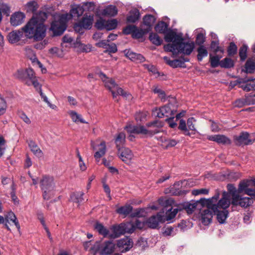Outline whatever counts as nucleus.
Segmentation results:
<instances>
[{
  "label": "nucleus",
  "instance_id": "nucleus-1",
  "mask_svg": "<svg viewBox=\"0 0 255 255\" xmlns=\"http://www.w3.org/2000/svg\"><path fill=\"white\" fill-rule=\"evenodd\" d=\"M169 24L163 21H159L155 26V30L159 33L164 34V39L167 42H172L165 45V51L172 53V57H176L179 53L189 55L195 48V43L185 42L181 33H177L171 29H168Z\"/></svg>",
  "mask_w": 255,
  "mask_h": 255
},
{
  "label": "nucleus",
  "instance_id": "nucleus-2",
  "mask_svg": "<svg viewBox=\"0 0 255 255\" xmlns=\"http://www.w3.org/2000/svg\"><path fill=\"white\" fill-rule=\"evenodd\" d=\"M47 18L46 12L42 11L34 13L26 24L22 28L25 36L36 41L42 40L46 35V28L44 24Z\"/></svg>",
  "mask_w": 255,
  "mask_h": 255
},
{
  "label": "nucleus",
  "instance_id": "nucleus-3",
  "mask_svg": "<svg viewBox=\"0 0 255 255\" xmlns=\"http://www.w3.org/2000/svg\"><path fill=\"white\" fill-rule=\"evenodd\" d=\"M164 126V123L159 120H154L142 125H128L125 127L127 132L130 134H140L143 137H152L160 132V129Z\"/></svg>",
  "mask_w": 255,
  "mask_h": 255
},
{
  "label": "nucleus",
  "instance_id": "nucleus-4",
  "mask_svg": "<svg viewBox=\"0 0 255 255\" xmlns=\"http://www.w3.org/2000/svg\"><path fill=\"white\" fill-rule=\"evenodd\" d=\"M130 225L129 223H122L120 224H115L112 225L110 229L111 233H110L109 239H115L119 238L121 235H124L126 233L131 234L134 232V229H128Z\"/></svg>",
  "mask_w": 255,
  "mask_h": 255
},
{
  "label": "nucleus",
  "instance_id": "nucleus-5",
  "mask_svg": "<svg viewBox=\"0 0 255 255\" xmlns=\"http://www.w3.org/2000/svg\"><path fill=\"white\" fill-rule=\"evenodd\" d=\"M176 112V108L171 103H168L160 108H156L152 111L155 116L159 118L173 117Z\"/></svg>",
  "mask_w": 255,
  "mask_h": 255
},
{
  "label": "nucleus",
  "instance_id": "nucleus-6",
  "mask_svg": "<svg viewBox=\"0 0 255 255\" xmlns=\"http://www.w3.org/2000/svg\"><path fill=\"white\" fill-rule=\"evenodd\" d=\"M251 135L247 131H242L239 135L233 136V140L235 145L238 146L252 144L255 142V139L250 138L252 137Z\"/></svg>",
  "mask_w": 255,
  "mask_h": 255
},
{
  "label": "nucleus",
  "instance_id": "nucleus-7",
  "mask_svg": "<svg viewBox=\"0 0 255 255\" xmlns=\"http://www.w3.org/2000/svg\"><path fill=\"white\" fill-rule=\"evenodd\" d=\"M178 206L181 209V211L185 210L188 214H191L195 209L201 210L204 205L199 199L197 201L191 200L190 202H184L178 205Z\"/></svg>",
  "mask_w": 255,
  "mask_h": 255
},
{
  "label": "nucleus",
  "instance_id": "nucleus-8",
  "mask_svg": "<svg viewBox=\"0 0 255 255\" xmlns=\"http://www.w3.org/2000/svg\"><path fill=\"white\" fill-rule=\"evenodd\" d=\"M67 28L65 19L61 18L59 20L52 22L50 30L53 32V36L62 35Z\"/></svg>",
  "mask_w": 255,
  "mask_h": 255
},
{
  "label": "nucleus",
  "instance_id": "nucleus-9",
  "mask_svg": "<svg viewBox=\"0 0 255 255\" xmlns=\"http://www.w3.org/2000/svg\"><path fill=\"white\" fill-rule=\"evenodd\" d=\"M172 201L169 200H166L165 202V205L163 208V212H165V218L166 221H170L173 219L177 213L181 211V209L179 208L178 206L177 208L173 209V207L171 205V202Z\"/></svg>",
  "mask_w": 255,
  "mask_h": 255
},
{
  "label": "nucleus",
  "instance_id": "nucleus-10",
  "mask_svg": "<svg viewBox=\"0 0 255 255\" xmlns=\"http://www.w3.org/2000/svg\"><path fill=\"white\" fill-rule=\"evenodd\" d=\"M231 204L230 195L227 192L224 191L221 199L215 205H213L211 209H213L216 211L217 209L227 210Z\"/></svg>",
  "mask_w": 255,
  "mask_h": 255
},
{
  "label": "nucleus",
  "instance_id": "nucleus-11",
  "mask_svg": "<svg viewBox=\"0 0 255 255\" xmlns=\"http://www.w3.org/2000/svg\"><path fill=\"white\" fill-rule=\"evenodd\" d=\"M164 221V216L160 213H157L148 218L146 220L145 224L148 228L154 229L158 227L159 223H163Z\"/></svg>",
  "mask_w": 255,
  "mask_h": 255
},
{
  "label": "nucleus",
  "instance_id": "nucleus-12",
  "mask_svg": "<svg viewBox=\"0 0 255 255\" xmlns=\"http://www.w3.org/2000/svg\"><path fill=\"white\" fill-rule=\"evenodd\" d=\"M40 186L42 190L51 191L55 187L54 178L48 175L43 176L40 181Z\"/></svg>",
  "mask_w": 255,
  "mask_h": 255
},
{
  "label": "nucleus",
  "instance_id": "nucleus-13",
  "mask_svg": "<svg viewBox=\"0 0 255 255\" xmlns=\"http://www.w3.org/2000/svg\"><path fill=\"white\" fill-rule=\"evenodd\" d=\"M33 74H34V70L31 68H28L25 70L22 69L17 70L14 76L19 80L26 83L28 81L27 80L31 77Z\"/></svg>",
  "mask_w": 255,
  "mask_h": 255
},
{
  "label": "nucleus",
  "instance_id": "nucleus-14",
  "mask_svg": "<svg viewBox=\"0 0 255 255\" xmlns=\"http://www.w3.org/2000/svg\"><path fill=\"white\" fill-rule=\"evenodd\" d=\"M117 247L122 253L128 251L133 247L131 239L126 237L118 241Z\"/></svg>",
  "mask_w": 255,
  "mask_h": 255
},
{
  "label": "nucleus",
  "instance_id": "nucleus-15",
  "mask_svg": "<svg viewBox=\"0 0 255 255\" xmlns=\"http://www.w3.org/2000/svg\"><path fill=\"white\" fill-rule=\"evenodd\" d=\"M118 154L121 159L125 163L129 164L133 157V154L129 148L122 147L120 150L118 149Z\"/></svg>",
  "mask_w": 255,
  "mask_h": 255
},
{
  "label": "nucleus",
  "instance_id": "nucleus-16",
  "mask_svg": "<svg viewBox=\"0 0 255 255\" xmlns=\"http://www.w3.org/2000/svg\"><path fill=\"white\" fill-rule=\"evenodd\" d=\"M115 249L116 244L113 241H107L102 244L100 253L103 255H110L114 253Z\"/></svg>",
  "mask_w": 255,
  "mask_h": 255
},
{
  "label": "nucleus",
  "instance_id": "nucleus-17",
  "mask_svg": "<svg viewBox=\"0 0 255 255\" xmlns=\"http://www.w3.org/2000/svg\"><path fill=\"white\" fill-rule=\"evenodd\" d=\"M213 215L214 214L212 209L207 207V209L203 210L201 214L202 223L205 226L209 225L212 221Z\"/></svg>",
  "mask_w": 255,
  "mask_h": 255
},
{
  "label": "nucleus",
  "instance_id": "nucleus-18",
  "mask_svg": "<svg viewBox=\"0 0 255 255\" xmlns=\"http://www.w3.org/2000/svg\"><path fill=\"white\" fill-rule=\"evenodd\" d=\"M125 56L130 60L136 62L141 63L145 60L144 57L139 53H136L130 49H125L124 51Z\"/></svg>",
  "mask_w": 255,
  "mask_h": 255
},
{
  "label": "nucleus",
  "instance_id": "nucleus-19",
  "mask_svg": "<svg viewBox=\"0 0 255 255\" xmlns=\"http://www.w3.org/2000/svg\"><path fill=\"white\" fill-rule=\"evenodd\" d=\"M207 138L209 140L216 142L218 144L230 145L232 143L231 140L224 134L210 135Z\"/></svg>",
  "mask_w": 255,
  "mask_h": 255
},
{
  "label": "nucleus",
  "instance_id": "nucleus-20",
  "mask_svg": "<svg viewBox=\"0 0 255 255\" xmlns=\"http://www.w3.org/2000/svg\"><path fill=\"white\" fill-rule=\"evenodd\" d=\"M254 202L253 199L250 197H242L240 195L237 197L235 203L231 202V204L234 206L239 205L242 207L247 208L251 206Z\"/></svg>",
  "mask_w": 255,
  "mask_h": 255
},
{
  "label": "nucleus",
  "instance_id": "nucleus-21",
  "mask_svg": "<svg viewBox=\"0 0 255 255\" xmlns=\"http://www.w3.org/2000/svg\"><path fill=\"white\" fill-rule=\"evenodd\" d=\"M25 17V15L23 12L20 11L15 12L10 17V23L13 26H18L23 23Z\"/></svg>",
  "mask_w": 255,
  "mask_h": 255
},
{
  "label": "nucleus",
  "instance_id": "nucleus-22",
  "mask_svg": "<svg viewBox=\"0 0 255 255\" xmlns=\"http://www.w3.org/2000/svg\"><path fill=\"white\" fill-rule=\"evenodd\" d=\"M220 192L219 190H217L216 191L215 194L212 197L209 199L205 198H201L200 201L202 202V204H204V206H206V207H208L209 208H212L213 205H215L218 200L220 197Z\"/></svg>",
  "mask_w": 255,
  "mask_h": 255
},
{
  "label": "nucleus",
  "instance_id": "nucleus-23",
  "mask_svg": "<svg viewBox=\"0 0 255 255\" xmlns=\"http://www.w3.org/2000/svg\"><path fill=\"white\" fill-rule=\"evenodd\" d=\"M214 214L217 216V220L220 224H223L225 223L226 219L229 215V211L228 210L217 209V211L212 209Z\"/></svg>",
  "mask_w": 255,
  "mask_h": 255
},
{
  "label": "nucleus",
  "instance_id": "nucleus-24",
  "mask_svg": "<svg viewBox=\"0 0 255 255\" xmlns=\"http://www.w3.org/2000/svg\"><path fill=\"white\" fill-rule=\"evenodd\" d=\"M93 20L94 16L93 15H88L87 14H85L79 21L81 24H82L83 27H85L86 29L89 30L92 27Z\"/></svg>",
  "mask_w": 255,
  "mask_h": 255
},
{
  "label": "nucleus",
  "instance_id": "nucleus-25",
  "mask_svg": "<svg viewBox=\"0 0 255 255\" xmlns=\"http://www.w3.org/2000/svg\"><path fill=\"white\" fill-rule=\"evenodd\" d=\"M140 17L139 11L137 8L130 10L127 16V22L128 23H135Z\"/></svg>",
  "mask_w": 255,
  "mask_h": 255
},
{
  "label": "nucleus",
  "instance_id": "nucleus-26",
  "mask_svg": "<svg viewBox=\"0 0 255 255\" xmlns=\"http://www.w3.org/2000/svg\"><path fill=\"white\" fill-rule=\"evenodd\" d=\"M94 228L100 235H102L104 238H109L110 230L105 227L103 224L97 222L94 225Z\"/></svg>",
  "mask_w": 255,
  "mask_h": 255
},
{
  "label": "nucleus",
  "instance_id": "nucleus-27",
  "mask_svg": "<svg viewBox=\"0 0 255 255\" xmlns=\"http://www.w3.org/2000/svg\"><path fill=\"white\" fill-rule=\"evenodd\" d=\"M22 31L19 30L12 31L9 32L7 35V39L10 43H15L17 42L20 40V37L22 36L23 32L24 33L23 30Z\"/></svg>",
  "mask_w": 255,
  "mask_h": 255
},
{
  "label": "nucleus",
  "instance_id": "nucleus-28",
  "mask_svg": "<svg viewBox=\"0 0 255 255\" xmlns=\"http://www.w3.org/2000/svg\"><path fill=\"white\" fill-rule=\"evenodd\" d=\"M118 13V8L115 5H109L102 11V14L106 16H115Z\"/></svg>",
  "mask_w": 255,
  "mask_h": 255
},
{
  "label": "nucleus",
  "instance_id": "nucleus-29",
  "mask_svg": "<svg viewBox=\"0 0 255 255\" xmlns=\"http://www.w3.org/2000/svg\"><path fill=\"white\" fill-rule=\"evenodd\" d=\"M28 146L33 153L38 157H41L43 155L42 150L38 147L37 144L33 140H30L28 142Z\"/></svg>",
  "mask_w": 255,
  "mask_h": 255
},
{
  "label": "nucleus",
  "instance_id": "nucleus-30",
  "mask_svg": "<svg viewBox=\"0 0 255 255\" xmlns=\"http://www.w3.org/2000/svg\"><path fill=\"white\" fill-rule=\"evenodd\" d=\"M244 69L242 70L246 73L252 74L255 71V61L252 59H249L247 60Z\"/></svg>",
  "mask_w": 255,
  "mask_h": 255
},
{
  "label": "nucleus",
  "instance_id": "nucleus-31",
  "mask_svg": "<svg viewBox=\"0 0 255 255\" xmlns=\"http://www.w3.org/2000/svg\"><path fill=\"white\" fill-rule=\"evenodd\" d=\"M133 207L130 204H126L121 206L116 210V212L120 215L127 217L132 212Z\"/></svg>",
  "mask_w": 255,
  "mask_h": 255
},
{
  "label": "nucleus",
  "instance_id": "nucleus-32",
  "mask_svg": "<svg viewBox=\"0 0 255 255\" xmlns=\"http://www.w3.org/2000/svg\"><path fill=\"white\" fill-rule=\"evenodd\" d=\"M155 17L152 14H146L143 18V23L147 26L146 29H149V31L151 30V27L155 22Z\"/></svg>",
  "mask_w": 255,
  "mask_h": 255
},
{
  "label": "nucleus",
  "instance_id": "nucleus-33",
  "mask_svg": "<svg viewBox=\"0 0 255 255\" xmlns=\"http://www.w3.org/2000/svg\"><path fill=\"white\" fill-rule=\"evenodd\" d=\"M164 59L166 61V64L173 68L177 67L183 68L184 67V65H183V62H181L180 58L171 60L169 59L167 57L165 56Z\"/></svg>",
  "mask_w": 255,
  "mask_h": 255
},
{
  "label": "nucleus",
  "instance_id": "nucleus-34",
  "mask_svg": "<svg viewBox=\"0 0 255 255\" xmlns=\"http://www.w3.org/2000/svg\"><path fill=\"white\" fill-rule=\"evenodd\" d=\"M99 146L100 147L99 148V150L96 152L94 154V157L98 162L99 161L101 157L104 155L106 153V145L105 141H102Z\"/></svg>",
  "mask_w": 255,
  "mask_h": 255
},
{
  "label": "nucleus",
  "instance_id": "nucleus-35",
  "mask_svg": "<svg viewBox=\"0 0 255 255\" xmlns=\"http://www.w3.org/2000/svg\"><path fill=\"white\" fill-rule=\"evenodd\" d=\"M210 48L215 54L218 52H220L222 54L224 52V48L220 46V42L219 39L212 40L211 41Z\"/></svg>",
  "mask_w": 255,
  "mask_h": 255
},
{
  "label": "nucleus",
  "instance_id": "nucleus-36",
  "mask_svg": "<svg viewBox=\"0 0 255 255\" xmlns=\"http://www.w3.org/2000/svg\"><path fill=\"white\" fill-rule=\"evenodd\" d=\"M133 31L131 37L133 39H139L142 38L145 34L147 33L149 31V29L139 28L136 26V28Z\"/></svg>",
  "mask_w": 255,
  "mask_h": 255
},
{
  "label": "nucleus",
  "instance_id": "nucleus-37",
  "mask_svg": "<svg viewBox=\"0 0 255 255\" xmlns=\"http://www.w3.org/2000/svg\"><path fill=\"white\" fill-rule=\"evenodd\" d=\"M84 195V193L83 192H73L70 195V199L72 202L78 203L79 205L84 200L83 198Z\"/></svg>",
  "mask_w": 255,
  "mask_h": 255
},
{
  "label": "nucleus",
  "instance_id": "nucleus-38",
  "mask_svg": "<svg viewBox=\"0 0 255 255\" xmlns=\"http://www.w3.org/2000/svg\"><path fill=\"white\" fill-rule=\"evenodd\" d=\"M126 141V134L125 133L121 132L118 134L115 139V143L117 149L120 150V148L123 147Z\"/></svg>",
  "mask_w": 255,
  "mask_h": 255
},
{
  "label": "nucleus",
  "instance_id": "nucleus-39",
  "mask_svg": "<svg viewBox=\"0 0 255 255\" xmlns=\"http://www.w3.org/2000/svg\"><path fill=\"white\" fill-rule=\"evenodd\" d=\"M182 184V181H179L177 182H176L174 183V185H173V187H171L170 189V193L172 195L174 196H179L183 194H185V191H182L181 190H179V189H176L175 187L176 186H181Z\"/></svg>",
  "mask_w": 255,
  "mask_h": 255
},
{
  "label": "nucleus",
  "instance_id": "nucleus-40",
  "mask_svg": "<svg viewBox=\"0 0 255 255\" xmlns=\"http://www.w3.org/2000/svg\"><path fill=\"white\" fill-rule=\"evenodd\" d=\"M84 11V9L82 6L77 5L74 7H72L70 10V14L72 17H79L82 15Z\"/></svg>",
  "mask_w": 255,
  "mask_h": 255
},
{
  "label": "nucleus",
  "instance_id": "nucleus-41",
  "mask_svg": "<svg viewBox=\"0 0 255 255\" xmlns=\"http://www.w3.org/2000/svg\"><path fill=\"white\" fill-rule=\"evenodd\" d=\"M29 81H26L25 84L26 85H27L28 86L32 85L38 92L40 91V89H41V85L38 82V81L35 75V73L33 74V75L31 76V77H30V78L29 79Z\"/></svg>",
  "mask_w": 255,
  "mask_h": 255
},
{
  "label": "nucleus",
  "instance_id": "nucleus-42",
  "mask_svg": "<svg viewBox=\"0 0 255 255\" xmlns=\"http://www.w3.org/2000/svg\"><path fill=\"white\" fill-rule=\"evenodd\" d=\"M235 62L230 57H226L221 61V67L226 69H230L234 67Z\"/></svg>",
  "mask_w": 255,
  "mask_h": 255
},
{
  "label": "nucleus",
  "instance_id": "nucleus-43",
  "mask_svg": "<svg viewBox=\"0 0 255 255\" xmlns=\"http://www.w3.org/2000/svg\"><path fill=\"white\" fill-rule=\"evenodd\" d=\"M198 54L197 55V58L198 61H202L203 58L207 56L208 52V50L205 46H199L197 49Z\"/></svg>",
  "mask_w": 255,
  "mask_h": 255
},
{
  "label": "nucleus",
  "instance_id": "nucleus-44",
  "mask_svg": "<svg viewBox=\"0 0 255 255\" xmlns=\"http://www.w3.org/2000/svg\"><path fill=\"white\" fill-rule=\"evenodd\" d=\"M249 47L246 44H243L240 48L239 51V55L240 58V61L243 62L245 61L248 56V50Z\"/></svg>",
  "mask_w": 255,
  "mask_h": 255
},
{
  "label": "nucleus",
  "instance_id": "nucleus-45",
  "mask_svg": "<svg viewBox=\"0 0 255 255\" xmlns=\"http://www.w3.org/2000/svg\"><path fill=\"white\" fill-rule=\"evenodd\" d=\"M227 51L229 57H234L237 54L238 47L234 42L229 43V46L227 49Z\"/></svg>",
  "mask_w": 255,
  "mask_h": 255
},
{
  "label": "nucleus",
  "instance_id": "nucleus-46",
  "mask_svg": "<svg viewBox=\"0 0 255 255\" xmlns=\"http://www.w3.org/2000/svg\"><path fill=\"white\" fill-rule=\"evenodd\" d=\"M149 39L153 44L159 46L162 43V39L156 33L151 32L149 36Z\"/></svg>",
  "mask_w": 255,
  "mask_h": 255
},
{
  "label": "nucleus",
  "instance_id": "nucleus-47",
  "mask_svg": "<svg viewBox=\"0 0 255 255\" xmlns=\"http://www.w3.org/2000/svg\"><path fill=\"white\" fill-rule=\"evenodd\" d=\"M222 57L221 55H216L212 56L211 54L210 55V62L211 66L212 68H216L219 66H221V61L220 59Z\"/></svg>",
  "mask_w": 255,
  "mask_h": 255
},
{
  "label": "nucleus",
  "instance_id": "nucleus-48",
  "mask_svg": "<svg viewBox=\"0 0 255 255\" xmlns=\"http://www.w3.org/2000/svg\"><path fill=\"white\" fill-rule=\"evenodd\" d=\"M227 189L232 197L231 202L235 203L236 198L240 195L239 193L238 192V190H237L234 185L232 184H228Z\"/></svg>",
  "mask_w": 255,
  "mask_h": 255
},
{
  "label": "nucleus",
  "instance_id": "nucleus-49",
  "mask_svg": "<svg viewBox=\"0 0 255 255\" xmlns=\"http://www.w3.org/2000/svg\"><path fill=\"white\" fill-rule=\"evenodd\" d=\"M69 115L71 116L73 121L75 123L80 122L83 124H87L86 122L82 117L81 115H79L77 112L74 111H71L69 112Z\"/></svg>",
  "mask_w": 255,
  "mask_h": 255
},
{
  "label": "nucleus",
  "instance_id": "nucleus-50",
  "mask_svg": "<svg viewBox=\"0 0 255 255\" xmlns=\"http://www.w3.org/2000/svg\"><path fill=\"white\" fill-rule=\"evenodd\" d=\"M5 219L6 221H7V222H9L10 221L13 223L18 230L20 229V225L17 218L12 212H8L5 216Z\"/></svg>",
  "mask_w": 255,
  "mask_h": 255
},
{
  "label": "nucleus",
  "instance_id": "nucleus-51",
  "mask_svg": "<svg viewBox=\"0 0 255 255\" xmlns=\"http://www.w3.org/2000/svg\"><path fill=\"white\" fill-rule=\"evenodd\" d=\"M178 129L183 131L185 135L190 136L191 133L189 132L187 128V125L186 122L183 119H181L179 122V125L178 127Z\"/></svg>",
  "mask_w": 255,
  "mask_h": 255
},
{
  "label": "nucleus",
  "instance_id": "nucleus-52",
  "mask_svg": "<svg viewBox=\"0 0 255 255\" xmlns=\"http://www.w3.org/2000/svg\"><path fill=\"white\" fill-rule=\"evenodd\" d=\"M250 182L251 181L248 180H243L240 182L239 184V187L238 189V193L240 194L242 193L243 192H244L245 193L246 189L247 190V189L250 185Z\"/></svg>",
  "mask_w": 255,
  "mask_h": 255
},
{
  "label": "nucleus",
  "instance_id": "nucleus-53",
  "mask_svg": "<svg viewBox=\"0 0 255 255\" xmlns=\"http://www.w3.org/2000/svg\"><path fill=\"white\" fill-rule=\"evenodd\" d=\"M38 6L39 5L35 0L30 1L26 4L27 11L34 13L38 8Z\"/></svg>",
  "mask_w": 255,
  "mask_h": 255
},
{
  "label": "nucleus",
  "instance_id": "nucleus-54",
  "mask_svg": "<svg viewBox=\"0 0 255 255\" xmlns=\"http://www.w3.org/2000/svg\"><path fill=\"white\" fill-rule=\"evenodd\" d=\"M118 20L116 19L107 20L106 22L105 29L107 30H111L116 29L118 26Z\"/></svg>",
  "mask_w": 255,
  "mask_h": 255
},
{
  "label": "nucleus",
  "instance_id": "nucleus-55",
  "mask_svg": "<svg viewBox=\"0 0 255 255\" xmlns=\"http://www.w3.org/2000/svg\"><path fill=\"white\" fill-rule=\"evenodd\" d=\"M205 40V35L202 32L199 33L196 37L195 43L199 46H204L203 44Z\"/></svg>",
  "mask_w": 255,
  "mask_h": 255
},
{
  "label": "nucleus",
  "instance_id": "nucleus-56",
  "mask_svg": "<svg viewBox=\"0 0 255 255\" xmlns=\"http://www.w3.org/2000/svg\"><path fill=\"white\" fill-rule=\"evenodd\" d=\"M145 223L142 222L140 221L139 220L137 219L135 220L134 224L130 223V225H129L128 226V229H131L133 228L134 229V231L135 230V229L141 230L144 228L145 226Z\"/></svg>",
  "mask_w": 255,
  "mask_h": 255
},
{
  "label": "nucleus",
  "instance_id": "nucleus-57",
  "mask_svg": "<svg viewBox=\"0 0 255 255\" xmlns=\"http://www.w3.org/2000/svg\"><path fill=\"white\" fill-rule=\"evenodd\" d=\"M106 20L103 18L100 17L99 19L97 20L95 24V26L98 30H103L105 29L106 27Z\"/></svg>",
  "mask_w": 255,
  "mask_h": 255
},
{
  "label": "nucleus",
  "instance_id": "nucleus-58",
  "mask_svg": "<svg viewBox=\"0 0 255 255\" xmlns=\"http://www.w3.org/2000/svg\"><path fill=\"white\" fill-rule=\"evenodd\" d=\"M73 28L76 32L79 33L80 35L83 34L85 32V30H86L85 27L82 26V24L79 21L74 23Z\"/></svg>",
  "mask_w": 255,
  "mask_h": 255
},
{
  "label": "nucleus",
  "instance_id": "nucleus-59",
  "mask_svg": "<svg viewBox=\"0 0 255 255\" xmlns=\"http://www.w3.org/2000/svg\"><path fill=\"white\" fill-rule=\"evenodd\" d=\"M175 228L174 227L165 226L162 229L163 235L165 237L172 235Z\"/></svg>",
  "mask_w": 255,
  "mask_h": 255
},
{
  "label": "nucleus",
  "instance_id": "nucleus-60",
  "mask_svg": "<svg viewBox=\"0 0 255 255\" xmlns=\"http://www.w3.org/2000/svg\"><path fill=\"white\" fill-rule=\"evenodd\" d=\"M136 28V25H128L123 29V33L125 35L131 34L132 35L133 30Z\"/></svg>",
  "mask_w": 255,
  "mask_h": 255
},
{
  "label": "nucleus",
  "instance_id": "nucleus-61",
  "mask_svg": "<svg viewBox=\"0 0 255 255\" xmlns=\"http://www.w3.org/2000/svg\"><path fill=\"white\" fill-rule=\"evenodd\" d=\"M7 105L4 99L0 101V116L3 115L6 112Z\"/></svg>",
  "mask_w": 255,
  "mask_h": 255
},
{
  "label": "nucleus",
  "instance_id": "nucleus-62",
  "mask_svg": "<svg viewBox=\"0 0 255 255\" xmlns=\"http://www.w3.org/2000/svg\"><path fill=\"white\" fill-rule=\"evenodd\" d=\"M255 95H250L248 96H245L244 98L245 100V104L247 106L255 105V99L254 98Z\"/></svg>",
  "mask_w": 255,
  "mask_h": 255
},
{
  "label": "nucleus",
  "instance_id": "nucleus-63",
  "mask_svg": "<svg viewBox=\"0 0 255 255\" xmlns=\"http://www.w3.org/2000/svg\"><path fill=\"white\" fill-rule=\"evenodd\" d=\"M153 92L158 94L159 97L161 99L165 101L166 100V94L164 91L158 88H155L153 90Z\"/></svg>",
  "mask_w": 255,
  "mask_h": 255
},
{
  "label": "nucleus",
  "instance_id": "nucleus-64",
  "mask_svg": "<svg viewBox=\"0 0 255 255\" xmlns=\"http://www.w3.org/2000/svg\"><path fill=\"white\" fill-rule=\"evenodd\" d=\"M115 88L117 89L118 94L123 96V97L127 98L129 96H131L129 93L124 91L122 88L119 87L118 86Z\"/></svg>",
  "mask_w": 255,
  "mask_h": 255
}]
</instances>
